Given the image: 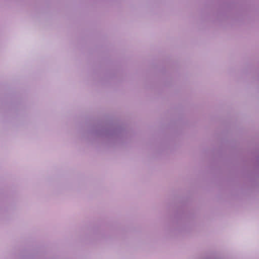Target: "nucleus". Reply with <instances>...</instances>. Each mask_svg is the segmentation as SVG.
<instances>
[{"instance_id": "nucleus-1", "label": "nucleus", "mask_w": 259, "mask_h": 259, "mask_svg": "<svg viewBox=\"0 0 259 259\" xmlns=\"http://www.w3.org/2000/svg\"><path fill=\"white\" fill-rule=\"evenodd\" d=\"M89 134L95 137L118 139L124 137L126 132L123 126L116 123H99L93 126Z\"/></svg>"}]
</instances>
